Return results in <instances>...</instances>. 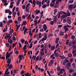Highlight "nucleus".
<instances>
[{
    "instance_id": "obj_14",
    "label": "nucleus",
    "mask_w": 76,
    "mask_h": 76,
    "mask_svg": "<svg viewBox=\"0 0 76 76\" xmlns=\"http://www.w3.org/2000/svg\"><path fill=\"white\" fill-rule=\"evenodd\" d=\"M57 13V9H55L54 10V15H56V13Z\"/></svg>"
},
{
    "instance_id": "obj_47",
    "label": "nucleus",
    "mask_w": 76,
    "mask_h": 76,
    "mask_svg": "<svg viewBox=\"0 0 76 76\" xmlns=\"http://www.w3.org/2000/svg\"><path fill=\"white\" fill-rule=\"evenodd\" d=\"M72 54L71 53H69L68 55V56L69 57V58L71 57H72Z\"/></svg>"
},
{
    "instance_id": "obj_5",
    "label": "nucleus",
    "mask_w": 76,
    "mask_h": 76,
    "mask_svg": "<svg viewBox=\"0 0 76 76\" xmlns=\"http://www.w3.org/2000/svg\"><path fill=\"white\" fill-rule=\"evenodd\" d=\"M63 72H66V70L64 69H61V71L60 72V74H62L63 73Z\"/></svg>"
},
{
    "instance_id": "obj_28",
    "label": "nucleus",
    "mask_w": 76,
    "mask_h": 76,
    "mask_svg": "<svg viewBox=\"0 0 76 76\" xmlns=\"http://www.w3.org/2000/svg\"><path fill=\"white\" fill-rule=\"evenodd\" d=\"M47 4H45L44 5H43L42 6V7L43 9H45V7H47Z\"/></svg>"
},
{
    "instance_id": "obj_55",
    "label": "nucleus",
    "mask_w": 76,
    "mask_h": 76,
    "mask_svg": "<svg viewBox=\"0 0 76 76\" xmlns=\"http://www.w3.org/2000/svg\"><path fill=\"white\" fill-rule=\"evenodd\" d=\"M57 70L58 72H59L60 70V67H58L57 68Z\"/></svg>"
},
{
    "instance_id": "obj_64",
    "label": "nucleus",
    "mask_w": 76,
    "mask_h": 76,
    "mask_svg": "<svg viewBox=\"0 0 76 76\" xmlns=\"http://www.w3.org/2000/svg\"><path fill=\"white\" fill-rule=\"evenodd\" d=\"M72 75L73 76H76V73L75 72V73H73L72 74Z\"/></svg>"
},
{
    "instance_id": "obj_7",
    "label": "nucleus",
    "mask_w": 76,
    "mask_h": 76,
    "mask_svg": "<svg viewBox=\"0 0 76 76\" xmlns=\"http://www.w3.org/2000/svg\"><path fill=\"white\" fill-rule=\"evenodd\" d=\"M14 31V30L13 29H11L10 30L9 34L10 35H12V33H13V32Z\"/></svg>"
},
{
    "instance_id": "obj_62",
    "label": "nucleus",
    "mask_w": 76,
    "mask_h": 76,
    "mask_svg": "<svg viewBox=\"0 0 76 76\" xmlns=\"http://www.w3.org/2000/svg\"><path fill=\"white\" fill-rule=\"evenodd\" d=\"M25 39H21V42L22 43H24V42H25Z\"/></svg>"
},
{
    "instance_id": "obj_22",
    "label": "nucleus",
    "mask_w": 76,
    "mask_h": 76,
    "mask_svg": "<svg viewBox=\"0 0 76 76\" xmlns=\"http://www.w3.org/2000/svg\"><path fill=\"white\" fill-rule=\"evenodd\" d=\"M8 70H9V68H7L6 71H5V72L4 74V76H6V74L7 73V72L8 71Z\"/></svg>"
},
{
    "instance_id": "obj_61",
    "label": "nucleus",
    "mask_w": 76,
    "mask_h": 76,
    "mask_svg": "<svg viewBox=\"0 0 76 76\" xmlns=\"http://www.w3.org/2000/svg\"><path fill=\"white\" fill-rule=\"evenodd\" d=\"M63 23H66V19H64L63 20Z\"/></svg>"
},
{
    "instance_id": "obj_13",
    "label": "nucleus",
    "mask_w": 76,
    "mask_h": 76,
    "mask_svg": "<svg viewBox=\"0 0 76 76\" xmlns=\"http://www.w3.org/2000/svg\"><path fill=\"white\" fill-rule=\"evenodd\" d=\"M60 39V38L58 37H57L56 38V44H58V40Z\"/></svg>"
},
{
    "instance_id": "obj_57",
    "label": "nucleus",
    "mask_w": 76,
    "mask_h": 76,
    "mask_svg": "<svg viewBox=\"0 0 76 76\" xmlns=\"http://www.w3.org/2000/svg\"><path fill=\"white\" fill-rule=\"evenodd\" d=\"M54 21H50V23L51 25H54Z\"/></svg>"
},
{
    "instance_id": "obj_16",
    "label": "nucleus",
    "mask_w": 76,
    "mask_h": 76,
    "mask_svg": "<svg viewBox=\"0 0 76 76\" xmlns=\"http://www.w3.org/2000/svg\"><path fill=\"white\" fill-rule=\"evenodd\" d=\"M28 28H26L25 29L23 33L24 35L26 34V31H28Z\"/></svg>"
},
{
    "instance_id": "obj_63",
    "label": "nucleus",
    "mask_w": 76,
    "mask_h": 76,
    "mask_svg": "<svg viewBox=\"0 0 76 76\" xmlns=\"http://www.w3.org/2000/svg\"><path fill=\"white\" fill-rule=\"evenodd\" d=\"M54 54H53L51 55L50 56L51 58H53V57H54Z\"/></svg>"
},
{
    "instance_id": "obj_20",
    "label": "nucleus",
    "mask_w": 76,
    "mask_h": 76,
    "mask_svg": "<svg viewBox=\"0 0 76 76\" xmlns=\"http://www.w3.org/2000/svg\"><path fill=\"white\" fill-rule=\"evenodd\" d=\"M26 25V21H25L21 25V26H22V25Z\"/></svg>"
},
{
    "instance_id": "obj_33",
    "label": "nucleus",
    "mask_w": 76,
    "mask_h": 76,
    "mask_svg": "<svg viewBox=\"0 0 76 76\" xmlns=\"http://www.w3.org/2000/svg\"><path fill=\"white\" fill-rule=\"evenodd\" d=\"M32 42H31L30 44V46L29 47H28V48H32Z\"/></svg>"
},
{
    "instance_id": "obj_3",
    "label": "nucleus",
    "mask_w": 76,
    "mask_h": 76,
    "mask_svg": "<svg viewBox=\"0 0 76 76\" xmlns=\"http://www.w3.org/2000/svg\"><path fill=\"white\" fill-rule=\"evenodd\" d=\"M64 28L65 30V32H67L69 31V28L67 27L66 25L64 26Z\"/></svg>"
},
{
    "instance_id": "obj_50",
    "label": "nucleus",
    "mask_w": 76,
    "mask_h": 76,
    "mask_svg": "<svg viewBox=\"0 0 76 76\" xmlns=\"http://www.w3.org/2000/svg\"><path fill=\"white\" fill-rule=\"evenodd\" d=\"M39 50L37 51V52H36V53H35V55H36V56H37V55H38V53H39Z\"/></svg>"
},
{
    "instance_id": "obj_51",
    "label": "nucleus",
    "mask_w": 76,
    "mask_h": 76,
    "mask_svg": "<svg viewBox=\"0 0 76 76\" xmlns=\"http://www.w3.org/2000/svg\"><path fill=\"white\" fill-rule=\"evenodd\" d=\"M50 63L53 64V63H54V60H51L50 61Z\"/></svg>"
},
{
    "instance_id": "obj_18",
    "label": "nucleus",
    "mask_w": 76,
    "mask_h": 76,
    "mask_svg": "<svg viewBox=\"0 0 76 76\" xmlns=\"http://www.w3.org/2000/svg\"><path fill=\"white\" fill-rule=\"evenodd\" d=\"M55 50V46H52L50 48V50H51V51H53V50Z\"/></svg>"
},
{
    "instance_id": "obj_10",
    "label": "nucleus",
    "mask_w": 76,
    "mask_h": 76,
    "mask_svg": "<svg viewBox=\"0 0 76 76\" xmlns=\"http://www.w3.org/2000/svg\"><path fill=\"white\" fill-rule=\"evenodd\" d=\"M10 37V35L9 34H8V35L5 36L4 38L5 39H6V38H9Z\"/></svg>"
},
{
    "instance_id": "obj_49",
    "label": "nucleus",
    "mask_w": 76,
    "mask_h": 76,
    "mask_svg": "<svg viewBox=\"0 0 76 76\" xmlns=\"http://www.w3.org/2000/svg\"><path fill=\"white\" fill-rule=\"evenodd\" d=\"M24 73H25V71H23V70H22L20 72L21 75H23Z\"/></svg>"
},
{
    "instance_id": "obj_21",
    "label": "nucleus",
    "mask_w": 76,
    "mask_h": 76,
    "mask_svg": "<svg viewBox=\"0 0 76 76\" xmlns=\"http://www.w3.org/2000/svg\"><path fill=\"white\" fill-rule=\"evenodd\" d=\"M74 2V0H69V3L70 4H72V3H73Z\"/></svg>"
},
{
    "instance_id": "obj_34",
    "label": "nucleus",
    "mask_w": 76,
    "mask_h": 76,
    "mask_svg": "<svg viewBox=\"0 0 76 76\" xmlns=\"http://www.w3.org/2000/svg\"><path fill=\"white\" fill-rule=\"evenodd\" d=\"M7 0H2V2L3 3H5L7 2Z\"/></svg>"
},
{
    "instance_id": "obj_45",
    "label": "nucleus",
    "mask_w": 76,
    "mask_h": 76,
    "mask_svg": "<svg viewBox=\"0 0 76 76\" xmlns=\"http://www.w3.org/2000/svg\"><path fill=\"white\" fill-rule=\"evenodd\" d=\"M6 45L7 47H9V44L8 43H7L6 44Z\"/></svg>"
},
{
    "instance_id": "obj_15",
    "label": "nucleus",
    "mask_w": 76,
    "mask_h": 76,
    "mask_svg": "<svg viewBox=\"0 0 76 76\" xmlns=\"http://www.w3.org/2000/svg\"><path fill=\"white\" fill-rule=\"evenodd\" d=\"M18 20L19 22H20L22 20V18L20 17V16H19L18 18Z\"/></svg>"
},
{
    "instance_id": "obj_39",
    "label": "nucleus",
    "mask_w": 76,
    "mask_h": 76,
    "mask_svg": "<svg viewBox=\"0 0 76 76\" xmlns=\"http://www.w3.org/2000/svg\"><path fill=\"white\" fill-rule=\"evenodd\" d=\"M50 3V1L48 0L47 2V6L48 7L49 6Z\"/></svg>"
},
{
    "instance_id": "obj_60",
    "label": "nucleus",
    "mask_w": 76,
    "mask_h": 76,
    "mask_svg": "<svg viewBox=\"0 0 76 76\" xmlns=\"http://www.w3.org/2000/svg\"><path fill=\"white\" fill-rule=\"evenodd\" d=\"M13 5L10 4V9H12V8H13Z\"/></svg>"
},
{
    "instance_id": "obj_26",
    "label": "nucleus",
    "mask_w": 76,
    "mask_h": 76,
    "mask_svg": "<svg viewBox=\"0 0 76 76\" xmlns=\"http://www.w3.org/2000/svg\"><path fill=\"white\" fill-rule=\"evenodd\" d=\"M74 71V70L72 69H69V73H72L73 71Z\"/></svg>"
},
{
    "instance_id": "obj_8",
    "label": "nucleus",
    "mask_w": 76,
    "mask_h": 76,
    "mask_svg": "<svg viewBox=\"0 0 76 76\" xmlns=\"http://www.w3.org/2000/svg\"><path fill=\"white\" fill-rule=\"evenodd\" d=\"M7 30V25H6L5 28L4 29L3 31V32H6Z\"/></svg>"
},
{
    "instance_id": "obj_54",
    "label": "nucleus",
    "mask_w": 76,
    "mask_h": 76,
    "mask_svg": "<svg viewBox=\"0 0 76 76\" xmlns=\"http://www.w3.org/2000/svg\"><path fill=\"white\" fill-rule=\"evenodd\" d=\"M40 54L41 55V56H44V55L45 53H44V52H41L40 53Z\"/></svg>"
},
{
    "instance_id": "obj_37",
    "label": "nucleus",
    "mask_w": 76,
    "mask_h": 76,
    "mask_svg": "<svg viewBox=\"0 0 76 76\" xmlns=\"http://www.w3.org/2000/svg\"><path fill=\"white\" fill-rule=\"evenodd\" d=\"M10 11V10H6L5 11V12L6 13H7Z\"/></svg>"
},
{
    "instance_id": "obj_41",
    "label": "nucleus",
    "mask_w": 76,
    "mask_h": 76,
    "mask_svg": "<svg viewBox=\"0 0 76 76\" xmlns=\"http://www.w3.org/2000/svg\"><path fill=\"white\" fill-rule=\"evenodd\" d=\"M26 11L27 12V13H29V9H28V8L26 7Z\"/></svg>"
},
{
    "instance_id": "obj_35",
    "label": "nucleus",
    "mask_w": 76,
    "mask_h": 76,
    "mask_svg": "<svg viewBox=\"0 0 76 76\" xmlns=\"http://www.w3.org/2000/svg\"><path fill=\"white\" fill-rule=\"evenodd\" d=\"M75 35H72L71 37V39H75Z\"/></svg>"
},
{
    "instance_id": "obj_23",
    "label": "nucleus",
    "mask_w": 76,
    "mask_h": 76,
    "mask_svg": "<svg viewBox=\"0 0 76 76\" xmlns=\"http://www.w3.org/2000/svg\"><path fill=\"white\" fill-rule=\"evenodd\" d=\"M39 13H40V11L39 10H38L37 9H36V15H38Z\"/></svg>"
},
{
    "instance_id": "obj_38",
    "label": "nucleus",
    "mask_w": 76,
    "mask_h": 76,
    "mask_svg": "<svg viewBox=\"0 0 76 76\" xmlns=\"http://www.w3.org/2000/svg\"><path fill=\"white\" fill-rule=\"evenodd\" d=\"M32 4H34V5H36V1H35V0L33 1Z\"/></svg>"
},
{
    "instance_id": "obj_59",
    "label": "nucleus",
    "mask_w": 76,
    "mask_h": 76,
    "mask_svg": "<svg viewBox=\"0 0 76 76\" xmlns=\"http://www.w3.org/2000/svg\"><path fill=\"white\" fill-rule=\"evenodd\" d=\"M46 39H47L45 38H43L42 40V41H45L46 40Z\"/></svg>"
},
{
    "instance_id": "obj_48",
    "label": "nucleus",
    "mask_w": 76,
    "mask_h": 76,
    "mask_svg": "<svg viewBox=\"0 0 76 76\" xmlns=\"http://www.w3.org/2000/svg\"><path fill=\"white\" fill-rule=\"evenodd\" d=\"M76 42L75 41H72V45H75V44H76Z\"/></svg>"
},
{
    "instance_id": "obj_19",
    "label": "nucleus",
    "mask_w": 76,
    "mask_h": 76,
    "mask_svg": "<svg viewBox=\"0 0 76 76\" xmlns=\"http://www.w3.org/2000/svg\"><path fill=\"white\" fill-rule=\"evenodd\" d=\"M57 18L56 17H55L54 18L53 21L55 23H56L57 22Z\"/></svg>"
},
{
    "instance_id": "obj_27",
    "label": "nucleus",
    "mask_w": 76,
    "mask_h": 76,
    "mask_svg": "<svg viewBox=\"0 0 76 76\" xmlns=\"http://www.w3.org/2000/svg\"><path fill=\"white\" fill-rule=\"evenodd\" d=\"M20 24H19L16 30V31H18V30L19 29V27H20Z\"/></svg>"
},
{
    "instance_id": "obj_44",
    "label": "nucleus",
    "mask_w": 76,
    "mask_h": 76,
    "mask_svg": "<svg viewBox=\"0 0 76 76\" xmlns=\"http://www.w3.org/2000/svg\"><path fill=\"white\" fill-rule=\"evenodd\" d=\"M67 13L68 15V16H70L71 14L70 13H69V10H68L67 11Z\"/></svg>"
},
{
    "instance_id": "obj_56",
    "label": "nucleus",
    "mask_w": 76,
    "mask_h": 76,
    "mask_svg": "<svg viewBox=\"0 0 76 76\" xmlns=\"http://www.w3.org/2000/svg\"><path fill=\"white\" fill-rule=\"evenodd\" d=\"M40 31L41 32H44V29L43 28H41L40 30Z\"/></svg>"
},
{
    "instance_id": "obj_32",
    "label": "nucleus",
    "mask_w": 76,
    "mask_h": 76,
    "mask_svg": "<svg viewBox=\"0 0 76 76\" xmlns=\"http://www.w3.org/2000/svg\"><path fill=\"white\" fill-rule=\"evenodd\" d=\"M10 56V55H9V54L8 55H6V60H7V58H9Z\"/></svg>"
},
{
    "instance_id": "obj_17",
    "label": "nucleus",
    "mask_w": 76,
    "mask_h": 76,
    "mask_svg": "<svg viewBox=\"0 0 76 76\" xmlns=\"http://www.w3.org/2000/svg\"><path fill=\"white\" fill-rule=\"evenodd\" d=\"M13 66L12 64H10V65H9L8 66V68L9 69H12L13 68Z\"/></svg>"
},
{
    "instance_id": "obj_58",
    "label": "nucleus",
    "mask_w": 76,
    "mask_h": 76,
    "mask_svg": "<svg viewBox=\"0 0 76 76\" xmlns=\"http://www.w3.org/2000/svg\"><path fill=\"white\" fill-rule=\"evenodd\" d=\"M40 2H39V1H37L36 2V4H37V5H39V3Z\"/></svg>"
},
{
    "instance_id": "obj_42",
    "label": "nucleus",
    "mask_w": 76,
    "mask_h": 76,
    "mask_svg": "<svg viewBox=\"0 0 76 76\" xmlns=\"http://www.w3.org/2000/svg\"><path fill=\"white\" fill-rule=\"evenodd\" d=\"M67 38H68V34H66L65 36V39H67Z\"/></svg>"
},
{
    "instance_id": "obj_1",
    "label": "nucleus",
    "mask_w": 76,
    "mask_h": 76,
    "mask_svg": "<svg viewBox=\"0 0 76 76\" xmlns=\"http://www.w3.org/2000/svg\"><path fill=\"white\" fill-rule=\"evenodd\" d=\"M76 8V4H71L70 5L69 7V9L70 10H72L73 9H75Z\"/></svg>"
},
{
    "instance_id": "obj_2",
    "label": "nucleus",
    "mask_w": 76,
    "mask_h": 76,
    "mask_svg": "<svg viewBox=\"0 0 76 76\" xmlns=\"http://www.w3.org/2000/svg\"><path fill=\"white\" fill-rule=\"evenodd\" d=\"M67 22L68 23L69 25H71L72 23V21L71 19L70 18V17H68L67 18Z\"/></svg>"
},
{
    "instance_id": "obj_25",
    "label": "nucleus",
    "mask_w": 76,
    "mask_h": 76,
    "mask_svg": "<svg viewBox=\"0 0 76 76\" xmlns=\"http://www.w3.org/2000/svg\"><path fill=\"white\" fill-rule=\"evenodd\" d=\"M19 3H20V1H18L16 3V6H18L19 5Z\"/></svg>"
},
{
    "instance_id": "obj_4",
    "label": "nucleus",
    "mask_w": 76,
    "mask_h": 76,
    "mask_svg": "<svg viewBox=\"0 0 76 76\" xmlns=\"http://www.w3.org/2000/svg\"><path fill=\"white\" fill-rule=\"evenodd\" d=\"M11 62V59L10 58H8L7 60V63H8V64L7 65V67H9V65H10V63Z\"/></svg>"
},
{
    "instance_id": "obj_36",
    "label": "nucleus",
    "mask_w": 76,
    "mask_h": 76,
    "mask_svg": "<svg viewBox=\"0 0 76 76\" xmlns=\"http://www.w3.org/2000/svg\"><path fill=\"white\" fill-rule=\"evenodd\" d=\"M30 5H31V4L29 3H28L26 6V8H28Z\"/></svg>"
},
{
    "instance_id": "obj_52",
    "label": "nucleus",
    "mask_w": 76,
    "mask_h": 76,
    "mask_svg": "<svg viewBox=\"0 0 76 76\" xmlns=\"http://www.w3.org/2000/svg\"><path fill=\"white\" fill-rule=\"evenodd\" d=\"M52 65H53V64H51V63L50 62H49L48 65V66H52Z\"/></svg>"
},
{
    "instance_id": "obj_53",
    "label": "nucleus",
    "mask_w": 76,
    "mask_h": 76,
    "mask_svg": "<svg viewBox=\"0 0 76 76\" xmlns=\"http://www.w3.org/2000/svg\"><path fill=\"white\" fill-rule=\"evenodd\" d=\"M41 1H40V2L39 3V7L40 8L41 7Z\"/></svg>"
},
{
    "instance_id": "obj_43",
    "label": "nucleus",
    "mask_w": 76,
    "mask_h": 76,
    "mask_svg": "<svg viewBox=\"0 0 76 76\" xmlns=\"http://www.w3.org/2000/svg\"><path fill=\"white\" fill-rule=\"evenodd\" d=\"M26 45H25L23 47V50H26Z\"/></svg>"
},
{
    "instance_id": "obj_12",
    "label": "nucleus",
    "mask_w": 76,
    "mask_h": 76,
    "mask_svg": "<svg viewBox=\"0 0 76 76\" xmlns=\"http://www.w3.org/2000/svg\"><path fill=\"white\" fill-rule=\"evenodd\" d=\"M54 4H55L54 3L51 2L50 4V7H53V6H54Z\"/></svg>"
},
{
    "instance_id": "obj_9",
    "label": "nucleus",
    "mask_w": 76,
    "mask_h": 76,
    "mask_svg": "<svg viewBox=\"0 0 76 76\" xmlns=\"http://www.w3.org/2000/svg\"><path fill=\"white\" fill-rule=\"evenodd\" d=\"M59 2H61V0H57V1H56V4H58V5H59Z\"/></svg>"
},
{
    "instance_id": "obj_40",
    "label": "nucleus",
    "mask_w": 76,
    "mask_h": 76,
    "mask_svg": "<svg viewBox=\"0 0 76 76\" xmlns=\"http://www.w3.org/2000/svg\"><path fill=\"white\" fill-rule=\"evenodd\" d=\"M41 33H40L39 34V38H42V36H41Z\"/></svg>"
},
{
    "instance_id": "obj_46",
    "label": "nucleus",
    "mask_w": 76,
    "mask_h": 76,
    "mask_svg": "<svg viewBox=\"0 0 76 76\" xmlns=\"http://www.w3.org/2000/svg\"><path fill=\"white\" fill-rule=\"evenodd\" d=\"M39 60V56H37L36 59V61H38V60Z\"/></svg>"
},
{
    "instance_id": "obj_24",
    "label": "nucleus",
    "mask_w": 76,
    "mask_h": 76,
    "mask_svg": "<svg viewBox=\"0 0 76 76\" xmlns=\"http://www.w3.org/2000/svg\"><path fill=\"white\" fill-rule=\"evenodd\" d=\"M56 50L58 52H59V53L61 51V49H60V48H58Z\"/></svg>"
},
{
    "instance_id": "obj_29",
    "label": "nucleus",
    "mask_w": 76,
    "mask_h": 76,
    "mask_svg": "<svg viewBox=\"0 0 76 76\" xmlns=\"http://www.w3.org/2000/svg\"><path fill=\"white\" fill-rule=\"evenodd\" d=\"M72 47L73 48V50H75V48H76V45H72Z\"/></svg>"
},
{
    "instance_id": "obj_30",
    "label": "nucleus",
    "mask_w": 76,
    "mask_h": 76,
    "mask_svg": "<svg viewBox=\"0 0 76 76\" xmlns=\"http://www.w3.org/2000/svg\"><path fill=\"white\" fill-rule=\"evenodd\" d=\"M29 35H30V38H31V37H32V33H31V31L29 32Z\"/></svg>"
},
{
    "instance_id": "obj_11",
    "label": "nucleus",
    "mask_w": 76,
    "mask_h": 76,
    "mask_svg": "<svg viewBox=\"0 0 76 76\" xmlns=\"http://www.w3.org/2000/svg\"><path fill=\"white\" fill-rule=\"evenodd\" d=\"M59 35L61 36H64V32H62V31H61L59 33Z\"/></svg>"
},
{
    "instance_id": "obj_6",
    "label": "nucleus",
    "mask_w": 76,
    "mask_h": 76,
    "mask_svg": "<svg viewBox=\"0 0 76 76\" xmlns=\"http://www.w3.org/2000/svg\"><path fill=\"white\" fill-rule=\"evenodd\" d=\"M43 28L44 29L45 31L47 29V26L46 25V24H44L43 25Z\"/></svg>"
},
{
    "instance_id": "obj_31",
    "label": "nucleus",
    "mask_w": 76,
    "mask_h": 76,
    "mask_svg": "<svg viewBox=\"0 0 76 76\" xmlns=\"http://www.w3.org/2000/svg\"><path fill=\"white\" fill-rule=\"evenodd\" d=\"M66 17V15H63L61 16V18L62 19H64V18H65Z\"/></svg>"
}]
</instances>
